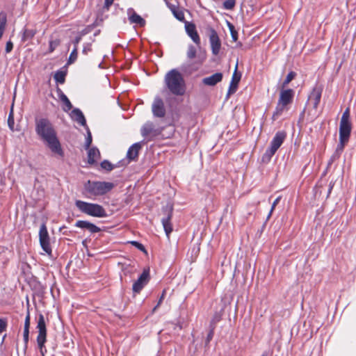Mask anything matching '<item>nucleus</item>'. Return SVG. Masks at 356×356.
I'll return each instance as SVG.
<instances>
[{"label":"nucleus","instance_id":"nucleus-1","mask_svg":"<svg viewBox=\"0 0 356 356\" xmlns=\"http://www.w3.org/2000/svg\"><path fill=\"white\" fill-rule=\"evenodd\" d=\"M35 131L52 153L63 156V151L56 132L49 120L46 118L37 120L35 122Z\"/></svg>","mask_w":356,"mask_h":356},{"label":"nucleus","instance_id":"nucleus-2","mask_svg":"<svg viewBox=\"0 0 356 356\" xmlns=\"http://www.w3.org/2000/svg\"><path fill=\"white\" fill-rule=\"evenodd\" d=\"M164 83L165 88L174 95L181 96L185 93V81L177 70H170L165 75Z\"/></svg>","mask_w":356,"mask_h":356},{"label":"nucleus","instance_id":"nucleus-3","mask_svg":"<svg viewBox=\"0 0 356 356\" xmlns=\"http://www.w3.org/2000/svg\"><path fill=\"white\" fill-rule=\"evenodd\" d=\"M114 187V184L107 181H92L88 180L84 184V189L88 197L101 196L106 194Z\"/></svg>","mask_w":356,"mask_h":356},{"label":"nucleus","instance_id":"nucleus-4","mask_svg":"<svg viewBox=\"0 0 356 356\" xmlns=\"http://www.w3.org/2000/svg\"><path fill=\"white\" fill-rule=\"evenodd\" d=\"M75 205L81 212L90 216L104 218L107 216L104 208L98 204L87 202L82 200H76Z\"/></svg>","mask_w":356,"mask_h":356},{"label":"nucleus","instance_id":"nucleus-5","mask_svg":"<svg viewBox=\"0 0 356 356\" xmlns=\"http://www.w3.org/2000/svg\"><path fill=\"white\" fill-rule=\"evenodd\" d=\"M294 96V91L292 89L282 90L280 97L273 113V118L276 119L282 113L289 110V106L292 103Z\"/></svg>","mask_w":356,"mask_h":356},{"label":"nucleus","instance_id":"nucleus-6","mask_svg":"<svg viewBox=\"0 0 356 356\" xmlns=\"http://www.w3.org/2000/svg\"><path fill=\"white\" fill-rule=\"evenodd\" d=\"M37 329L38 330V335L37 337V343L42 355H44L43 348L46 342L47 329L44 316L40 314L38 316Z\"/></svg>","mask_w":356,"mask_h":356},{"label":"nucleus","instance_id":"nucleus-7","mask_svg":"<svg viewBox=\"0 0 356 356\" xmlns=\"http://www.w3.org/2000/svg\"><path fill=\"white\" fill-rule=\"evenodd\" d=\"M286 138V134L284 131H278L273 137L270 147L266 151L264 156L270 159L280 148Z\"/></svg>","mask_w":356,"mask_h":356},{"label":"nucleus","instance_id":"nucleus-8","mask_svg":"<svg viewBox=\"0 0 356 356\" xmlns=\"http://www.w3.org/2000/svg\"><path fill=\"white\" fill-rule=\"evenodd\" d=\"M40 244L42 250L49 255L51 254L49 236L45 224H42L39 231Z\"/></svg>","mask_w":356,"mask_h":356},{"label":"nucleus","instance_id":"nucleus-9","mask_svg":"<svg viewBox=\"0 0 356 356\" xmlns=\"http://www.w3.org/2000/svg\"><path fill=\"white\" fill-rule=\"evenodd\" d=\"M209 42L212 54L215 56H217L220 50L221 42L217 32L213 29H211L210 31Z\"/></svg>","mask_w":356,"mask_h":356},{"label":"nucleus","instance_id":"nucleus-10","mask_svg":"<svg viewBox=\"0 0 356 356\" xmlns=\"http://www.w3.org/2000/svg\"><path fill=\"white\" fill-rule=\"evenodd\" d=\"M149 282V271L144 270L138 279L134 283L132 289L134 293H139Z\"/></svg>","mask_w":356,"mask_h":356},{"label":"nucleus","instance_id":"nucleus-11","mask_svg":"<svg viewBox=\"0 0 356 356\" xmlns=\"http://www.w3.org/2000/svg\"><path fill=\"white\" fill-rule=\"evenodd\" d=\"M152 113L154 116L159 118L164 117L165 110L163 100L160 97H156L152 104Z\"/></svg>","mask_w":356,"mask_h":356},{"label":"nucleus","instance_id":"nucleus-12","mask_svg":"<svg viewBox=\"0 0 356 356\" xmlns=\"http://www.w3.org/2000/svg\"><path fill=\"white\" fill-rule=\"evenodd\" d=\"M127 14L131 24H135L141 27L145 25V20L138 15L133 8H129L127 10Z\"/></svg>","mask_w":356,"mask_h":356},{"label":"nucleus","instance_id":"nucleus-13","mask_svg":"<svg viewBox=\"0 0 356 356\" xmlns=\"http://www.w3.org/2000/svg\"><path fill=\"white\" fill-rule=\"evenodd\" d=\"M186 31L191 40L199 47L200 45V38L196 31L195 24H186Z\"/></svg>","mask_w":356,"mask_h":356},{"label":"nucleus","instance_id":"nucleus-14","mask_svg":"<svg viewBox=\"0 0 356 356\" xmlns=\"http://www.w3.org/2000/svg\"><path fill=\"white\" fill-rule=\"evenodd\" d=\"M75 226L83 229H87L92 234L100 231L99 227L86 220H78L76 222Z\"/></svg>","mask_w":356,"mask_h":356},{"label":"nucleus","instance_id":"nucleus-15","mask_svg":"<svg viewBox=\"0 0 356 356\" xmlns=\"http://www.w3.org/2000/svg\"><path fill=\"white\" fill-rule=\"evenodd\" d=\"M351 131L350 122H341L339 125V138L348 140Z\"/></svg>","mask_w":356,"mask_h":356},{"label":"nucleus","instance_id":"nucleus-16","mask_svg":"<svg viewBox=\"0 0 356 356\" xmlns=\"http://www.w3.org/2000/svg\"><path fill=\"white\" fill-rule=\"evenodd\" d=\"M237 67H238V65H236V67H235V70L232 75L231 83L229 84L227 96L230 95L231 94L234 93L236 91L238 83L240 81L241 74H237Z\"/></svg>","mask_w":356,"mask_h":356},{"label":"nucleus","instance_id":"nucleus-17","mask_svg":"<svg viewBox=\"0 0 356 356\" xmlns=\"http://www.w3.org/2000/svg\"><path fill=\"white\" fill-rule=\"evenodd\" d=\"M222 79V74L221 72H217L211 76L204 78L202 79V83L206 86H213L220 82Z\"/></svg>","mask_w":356,"mask_h":356},{"label":"nucleus","instance_id":"nucleus-18","mask_svg":"<svg viewBox=\"0 0 356 356\" xmlns=\"http://www.w3.org/2000/svg\"><path fill=\"white\" fill-rule=\"evenodd\" d=\"M70 116L73 120L80 125L87 127L86 118L80 109L74 108L70 113Z\"/></svg>","mask_w":356,"mask_h":356},{"label":"nucleus","instance_id":"nucleus-19","mask_svg":"<svg viewBox=\"0 0 356 356\" xmlns=\"http://www.w3.org/2000/svg\"><path fill=\"white\" fill-rule=\"evenodd\" d=\"M321 97V90L318 88H314L311 92L309 100L312 102L314 108L316 109Z\"/></svg>","mask_w":356,"mask_h":356},{"label":"nucleus","instance_id":"nucleus-20","mask_svg":"<svg viewBox=\"0 0 356 356\" xmlns=\"http://www.w3.org/2000/svg\"><path fill=\"white\" fill-rule=\"evenodd\" d=\"M172 210L170 211V212L168 213V216L165 218H163L161 220L163 229L168 238H169V235L172 231V226L170 222Z\"/></svg>","mask_w":356,"mask_h":356},{"label":"nucleus","instance_id":"nucleus-21","mask_svg":"<svg viewBox=\"0 0 356 356\" xmlns=\"http://www.w3.org/2000/svg\"><path fill=\"white\" fill-rule=\"evenodd\" d=\"M141 147L140 143H136L132 145L128 149L127 156L129 160H134L138 156L139 150Z\"/></svg>","mask_w":356,"mask_h":356},{"label":"nucleus","instance_id":"nucleus-22","mask_svg":"<svg viewBox=\"0 0 356 356\" xmlns=\"http://www.w3.org/2000/svg\"><path fill=\"white\" fill-rule=\"evenodd\" d=\"M88 163L90 164L96 163L100 159V152L97 147L88 149Z\"/></svg>","mask_w":356,"mask_h":356},{"label":"nucleus","instance_id":"nucleus-23","mask_svg":"<svg viewBox=\"0 0 356 356\" xmlns=\"http://www.w3.org/2000/svg\"><path fill=\"white\" fill-rule=\"evenodd\" d=\"M30 319H31L30 313H29V311H28L26 318H25L24 327V334H23L25 347L27 346V344L29 342Z\"/></svg>","mask_w":356,"mask_h":356},{"label":"nucleus","instance_id":"nucleus-24","mask_svg":"<svg viewBox=\"0 0 356 356\" xmlns=\"http://www.w3.org/2000/svg\"><path fill=\"white\" fill-rule=\"evenodd\" d=\"M348 140H342L341 138H339V143L337 145V149L335 150V152L332 156V159L334 160L337 158H339L342 152L343 151L345 144Z\"/></svg>","mask_w":356,"mask_h":356},{"label":"nucleus","instance_id":"nucleus-25","mask_svg":"<svg viewBox=\"0 0 356 356\" xmlns=\"http://www.w3.org/2000/svg\"><path fill=\"white\" fill-rule=\"evenodd\" d=\"M59 98H60V101L64 103V104L65 106V107L63 108L64 111L67 112L72 109V105L70 101L69 100L67 97L61 90H60Z\"/></svg>","mask_w":356,"mask_h":356},{"label":"nucleus","instance_id":"nucleus-26","mask_svg":"<svg viewBox=\"0 0 356 356\" xmlns=\"http://www.w3.org/2000/svg\"><path fill=\"white\" fill-rule=\"evenodd\" d=\"M35 31L33 29H25L23 31V35L22 38V41H26L28 40H30L34 37L35 35Z\"/></svg>","mask_w":356,"mask_h":356},{"label":"nucleus","instance_id":"nucleus-27","mask_svg":"<svg viewBox=\"0 0 356 356\" xmlns=\"http://www.w3.org/2000/svg\"><path fill=\"white\" fill-rule=\"evenodd\" d=\"M154 130V125L152 123H146L141 129V134L143 136H147L152 134Z\"/></svg>","mask_w":356,"mask_h":356},{"label":"nucleus","instance_id":"nucleus-28","mask_svg":"<svg viewBox=\"0 0 356 356\" xmlns=\"http://www.w3.org/2000/svg\"><path fill=\"white\" fill-rule=\"evenodd\" d=\"M60 44L59 39L51 40L49 41V53H52Z\"/></svg>","mask_w":356,"mask_h":356},{"label":"nucleus","instance_id":"nucleus-29","mask_svg":"<svg viewBox=\"0 0 356 356\" xmlns=\"http://www.w3.org/2000/svg\"><path fill=\"white\" fill-rule=\"evenodd\" d=\"M77 56H78V49H76V48H74L69 56V58L67 60V64L70 65V64L74 63L77 59Z\"/></svg>","mask_w":356,"mask_h":356},{"label":"nucleus","instance_id":"nucleus-30","mask_svg":"<svg viewBox=\"0 0 356 356\" xmlns=\"http://www.w3.org/2000/svg\"><path fill=\"white\" fill-rule=\"evenodd\" d=\"M65 74L63 72L58 71L54 75V79L59 83H63L65 82Z\"/></svg>","mask_w":356,"mask_h":356},{"label":"nucleus","instance_id":"nucleus-31","mask_svg":"<svg viewBox=\"0 0 356 356\" xmlns=\"http://www.w3.org/2000/svg\"><path fill=\"white\" fill-rule=\"evenodd\" d=\"M296 76V73L294 72H290L285 80L284 81L283 83H282V87L284 88L286 87L294 78L295 76Z\"/></svg>","mask_w":356,"mask_h":356},{"label":"nucleus","instance_id":"nucleus-32","mask_svg":"<svg viewBox=\"0 0 356 356\" xmlns=\"http://www.w3.org/2000/svg\"><path fill=\"white\" fill-rule=\"evenodd\" d=\"M196 56V49L193 45H189L187 50V57L190 59H193Z\"/></svg>","mask_w":356,"mask_h":356},{"label":"nucleus","instance_id":"nucleus-33","mask_svg":"<svg viewBox=\"0 0 356 356\" xmlns=\"http://www.w3.org/2000/svg\"><path fill=\"white\" fill-rule=\"evenodd\" d=\"M235 6V0H226L223 3V7L226 10H232Z\"/></svg>","mask_w":356,"mask_h":356},{"label":"nucleus","instance_id":"nucleus-34","mask_svg":"<svg viewBox=\"0 0 356 356\" xmlns=\"http://www.w3.org/2000/svg\"><path fill=\"white\" fill-rule=\"evenodd\" d=\"M101 167L107 171H111L113 169V164L106 160L101 163Z\"/></svg>","mask_w":356,"mask_h":356},{"label":"nucleus","instance_id":"nucleus-35","mask_svg":"<svg viewBox=\"0 0 356 356\" xmlns=\"http://www.w3.org/2000/svg\"><path fill=\"white\" fill-rule=\"evenodd\" d=\"M86 33V32L85 31H83L81 32L79 35L76 36L74 39V40L72 41V43L74 44V48H76V49H78V44L81 42L82 36L84 35Z\"/></svg>","mask_w":356,"mask_h":356},{"label":"nucleus","instance_id":"nucleus-36","mask_svg":"<svg viewBox=\"0 0 356 356\" xmlns=\"http://www.w3.org/2000/svg\"><path fill=\"white\" fill-rule=\"evenodd\" d=\"M87 137L86 138V143H85V148L86 149H89L91 143H92V135L90 131H89L88 128L87 127Z\"/></svg>","mask_w":356,"mask_h":356},{"label":"nucleus","instance_id":"nucleus-37","mask_svg":"<svg viewBox=\"0 0 356 356\" xmlns=\"http://www.w3.org/2000/svg\"><path fill=\"white\" fill-rule=\"evenodd\" d=\"M229 27L233 40L236 41L238 38V33L234 29V26L232 24L229 23Z\"/></svg>","mask_w":356,"mask_h":356},{"label":"nucleus","instance_id":"nucleus-38","mask_svg":"<svg viewBox=\"0 0 356 356\" xmlns=\"http://www.w3.org/2000/svg\"><path fill=\"white\" fill-rule=\"evenodd\" d=\"M91 51H92V43L91 42L84 43L82 53L85 55H87Z\"/></svg>","mask_w":356,"mask_h":356},{"label":"nucleus","instance_id":"nucleus-39","mask_svg":"<svg viewBox=\"0 0 356 356\" xmlns=\"http://www.w3.org/2000/svg\"><path fill=\"white\" fill-rule=\"evenodd\" d=\"M280 200H281V197H280V196H279V197H277L274 200V202H273V204H272V207H271L270 211V212H269V213H268V215L267 219H269V218H270V216H271V214H272V213H273V210L275 209V208L276 205L280 202Z\"/></svg>","mask_w":356,"mask_h":356},{"label":"nucleus","instance_id":"nucleus-40","mask_svg":"<svg viewBox=\"0 0 356 356\" xmlns=\"http://www.w3.org/2000/svg\"><path fill=\"white\" fill-rule=\"evenodd\" d=\"M349 109L347 108L343 113L341 121V122H349Z\"/></svg>","mask_w":356,"mask_h":356},{"label":"nucleus","instance_id":"nucleus-41","mask_svg":"<svg viewBox=\"0 0 356 356\" xmlns=\"http://www.w3.org/2000/svg\"><path fill=\"white\" fill-rule=\"evenodd\" d=\"M131 243L134 245L136 248H137L138 250L146 252V250L143 244L138 243V241H131Z\"/></svg>","mask_w":356,"mask_h":356},{"label":"nucleus","instance_id":"nucleus-42","mask_svg":"<svg viewBox=\"0 0 356 356\" xmlns=\"http://www.w3.org/2000/svg\"><path fill=\"white\" fill-rule=\"evenodd\" d=\"M7 323L5 319L0 318V333L6 330Z\"/></svg>","mask_w":356,"mask_h":356},{"label":"nucleus","instance_id":"nucleus-43","mask_svg":"<svg viewBox=\"0 0 356 356\" xmlns=\"http://www.w3.org/2000/svg\"><path fill=\"white\" fill-rule=\"evenodd\" d=\"M13 49V43L9 40L6 42V53H10Z\"/></svg>","mask_w":356,"mask_h":356},{"label":"nucleus","instance_id":"nucleus-44","mask_svg":"<svg viewBox=\"0 0 356 356\" xmlns=\"http://www.w3.org/2000/svg\"><path fill=\"white\" fill-rule=\"evenodd\" d=\"M175 17L179 19V21H182L184 19V15L182 12L178 11V12H174Z\"/></svg>","mask_w":356,"mask_h":356},{"label":"nucleus","instance_id":"nucleus-45","mask_svg":"<svg viewBox=\"0 0 356 356\" xmlns=\"http://www.w3.org/2000/svg\"><path fill=\"white\" fill-rule=\"evenodd\" d=\"M114 0H105L104 1V8L108 10L110 6L113 3Z\"/></svg>","mask_w":356,"mask_h":356},{"label":"nucleus","instance_id":"nucleus-46","mask_svg":"<svg viewBox=\"0 0 356 356\" xmlns=\"http://www.w3.org/2000/svg\"><path fill=\"white\" fill-rule=\"evenodd\" d=\"M8 122L9 127L13 130V124H14V120H13V118L11 113L9 115Z\"/></svg>","mask_w":356,"mask_h":356},{"label":"nucleus","instance_id":"nucleus-47","mask_svg":"<svg viewBox=\"0 0 356 356\" xmlns=\"http://www.w3.org/2000/svg\"><path fill=\"white\" fill-rule=\"evenodd\" d=\"M213 336V330H211L207 337V343H209Z\"/></svg>","mask_w":356,"mask_h":356},{"label":"nucleus","instance_id":"nucleus-48","mask_svg":"<svg viewBox=\"0 0 356 356\" xmlns=\"http://www.w3.org/2000/svg\"><path fill=\"white\" fill-rule=\"evenodd\" d=\"M164 293H165V291H163V292L162 296H161V297L160 298L159 301V302H158V305L154 307V310H155V309H156V307H157L161 304V302H162V300H163V298H164Z\"/></svg>","mask_w":356,"mask_h":356},{"label":"nucleus","instance_id":"nucleus-49","mask_svg":"<svg viewBox=\"0 0 356 356\" xmlns=\"http://www.w3.org/2000/svg\"><path fill=\"white\" fill-rule=\"evenodd\" d=\"M332 187H333V184H332V183H330V188H329L328 193H330Z\"/></svg>","mask_w":356,"mask_h":356},{"label":"nucleus","instance_id":"nucleus-50","mask_svg":"<svg viewBox=\"0 0 356 356\" xmlns=\"http://www.w3.org/2000/svg\"><path fill=\"white\" fill-rule=\"evenodd\" d=\"M99 67L102 68V64L101 63L99 65Z\"/></svg>","mask_w":356,"mask_h":356},{"label":"nucleus","instance_id":"nucleus-51","mask_svg":"<svg viewBox=\"0 0 356 356\" xmlns=\"http://www.w3.org/2000/svg\"><path fill=\"white\" fill-rule=\"evenodd\" d=\"M261 356H266V354H263Z\"/></svg>","mask_w":356,"mask_h":356}]
</instances>
